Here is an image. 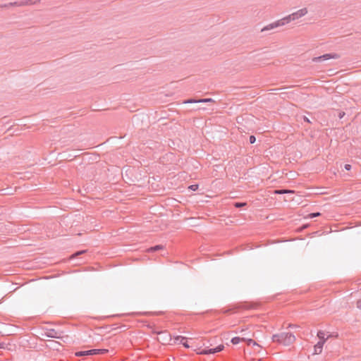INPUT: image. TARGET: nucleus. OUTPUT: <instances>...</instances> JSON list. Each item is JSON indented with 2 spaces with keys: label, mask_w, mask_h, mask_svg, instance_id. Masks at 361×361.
I'll return each instance as SVG.
<instances>
[{
  "label": "nucleus",
  "mask_w": 361,
  "mask_h": 361,
  "mask_svg": "<svg viewBox=\"0 0 361 361\" xmlns=\"http://www.w3.org/2000/svg\"><path fill=\"white\" fill-rule=\"evenodd\" d=\"M272 340L274 342H278L285 345H288L295 341V338L291 333L283 332L274 335L272 336Z\"/></svg>",
  "instance_id": "nucleus-1"
},
{
  "label": "nucleus",
  "mask_w": 361,
  "mask_h": 361,
  "mask_svg": "<svg viewBox=\"0 0 361 361\" xmlns=\"http://www.w3.org/2000/svg\"><path fill=\"white\" fill-rule=\"evenodd\" d=\"M107 352V350L105 349H94L86 351H79L75 353V355L78 357L84 356V355H99L104 354Z\"/></svg>",
  "instance_id": "nucleus-3"
},
{
  "label": "nucleus",
  "mask_w": 361,
  "mask_h": 361,
  "mask_svg": "<svg viewBox=\"0 0 361 361\" xmlns=\"http://www.w3.org/2000/svg\"><path fill=\"white\" fill-rule=\"evenodd\" d=\"M320 215H321V214L319 212L311 213V214H308L307 218L312 219V218H314L316 216H319Z\"/></svg>",
  "instance_id": "nucleus-15"
},
{
  "label": "nucleus",
  "mask_w": 361,
  "mask_h": 361,
  "mask_svg": "<svg viewBox=\"0 0 361 361\" xmlns=\"http://www.w3.org/2000/svg\"><path fill=\"white\" fill-rule=\"evenodd\" d=\"M245 341L247 342V345H252L253 346L259 347V345L251 338H249V339L245 338Z\"/></svg>",
  "instance_id": "nucleus-14"
},
{
  "label": "nucleus",
  "mask_w": 361,
  "mask_h": 361,
  "mask_svg": "<svg viewBox=\"0 0 361 361\" xmlns=\"http://www.w3.org/2000/svg\"><path fill=\"white\" fill-rule=\"evenodd\" d=\"M323 345H324V341H319L314 345V354H316V355L320 354L322 353Z\"/></svg>",
  "instance_id": "nucleus-9"
},
{
  "label": "nucleus",
  "mask_w": 361,
  "mask_h": 361,
  "mask_svg": "<svg viewBox=\"0 0 361 361\" xmlns=\"http://www.w3.org/2000/svg\"><path fill=\"white\" fill-rule=\"evenodd\" d=\"M159 337L157 338V340L162 343L163 344H169L170 341L172 340L171 335L167 334L166 332L159 333Z\"/></svg>",
  "instance_id": "nucleus-7"
},
{
  "label": "nucleus",
  "mask_w": 361,
  "mask_h": 361,
  "mask_svg": "<svg viewBox=\"0 0 361 361\" xmlns=\"http://www.w3.org/2000/svg\"><path fill=\"white\" fill-rule=\"evenodd\" d=\"M174 339L177 341H179L180 343H182L185 348H190V345H188V343L186 341L185 337L178 336L175 337Z\"/></svg>",
  "instance_id": "nucleus-10"
},
{
  "label": "nucleus",
  "mask_w": 361,
  "mask_h": 361,
  "mask_svg": "<svg viewBox=\"0 0 361 361\" xmlns=\"http://www.w3.org/2000/svg\"><path fill=\"white\" fill-rule=\"evenodd\" d=\"M357 306L359 309L361 310V299L357 301Z\"/></svg>",
  "instance_id": "nucleus-19"
},
{
  "label": "nucleus",
  "mask_w": 361,
  "mask_h": 361,
  "mask_svg": "<svg viewBox=\"0 0 361 361\" xmlns=\"http://www.w3.org/2000/svg\"><path fill=\"white\" fill-rule=\"evenodd\" d=\"M338 58H339V56L337 54H324L320 56L313 58L312 61L315 62V63H318V62H321L322 61H326V60H329V59H336Z\"/></svg>",
  "instance_id": "nucleus-5"
},
{
  "label": "nucleus",
  "mask_w": 361,
  "mask_h": 361,
  "mask_svg": "<svg viewBox=\"0 0 361 361\" xmlns=\"http://www.w3.org/2000/svg\"><path fill=\"white\" fill-rule=\"evenodd\" d=\"M317 336L320 340L319 341H324V343L325 342L326 335L324 331H319Z\"/></svg>",
  "instance_id": "nucleus-13"
},
{
  "label": "nucleus",
  "mask_w": 361,
  "mask_h": 361,
  "mask_svg": "<svg viewBox=\"0 0 361 361\" xmlns=\"http://www.w3.org/2000/svg\"><path fill=\"white\" fill-rule=\"evenodd\" d=\"M285 24H284V22L283 20V19H280V20H278L274 23H271L267 25H266L265 27H264L262 29V32H264V31H267V30H273V29H275L276 27H282V26H284Z\"/></svg>",
  "instance_id": "nucleus-6"
},
{
  "label": "nucleus",
  "mask_w": 361,
  "mask_h": 361,
  "mask_svg": "<svg viewBox=\"0 0 361 361\" xmlns=\"http://www.w3.org/2000/svg\"><path fill=\"white\" fill-rule=\"evenodd\" d=\"M274 194H286V193H294L293 190H276L274 191Z\"/></svg>",
  "instance_id": "nucleus-12"
},
{
  "label": "nucleus",
  "mask_w": 361,
  "mask_h": 361,
  "mask_svg": "<svg viewBox=\"0 0 361 361\" xmlns=\"http://www.w3.org/2000/svg\"><path fill=\"white\" fill-rule=\"evenodd\" d=\"M0 348H2L1 345L0 344Z\"/></svg>",
  "instance_id": "nucleus-23"
},
{
  "label": "nucleus",
  "mask_w": 361,
  "mask_h": 361,
  "mask_svg": "<svg viewBox=\"0 0 361 361\" xmlns=\"http://www.w3.org/2000/svg\"><path fill=\"white\" fill-rule=\"evenodd\" d=\"M82 252H83V251H82V252H78V253H77V255H78V254H81V253H82Z\"/></svg>",
  "instance_id": "nucleus-22"
},
{
  "label": "nucleus",
  "mask_w": 361,
  "mask_h": 361,
  "mask_svg": "<svg viewBox=\"0 0 361 361\" xmlns=\"http://www.w3.org/2000/svg\"><path fill=\"white\" fill-rule=\"evenodd\" d=\"M188 188L191 190L195 191L198 188V185H191L188 187Z\"/></svg>",
  "instance_id": "nucleus-16"
},
{
  "label": "nucleus",
  "mask_w": 361,
  "mask_h": 361,
  "mask_svg": "<svg viewBox=\"0 0 361 361\" xmlns=\"http://www.w3.org/2000/svg\"><path fill=\"white\" fill-rule=\"evenodd\" d=\"M224 346L223 345H219L215 348H211L209 350H201L200 348L195 349L197 354L200 355H207V354H213L217 352H220L223 350Z\"/></svg>",
  "instance_id": "nucleus-4"
},
{
  "label": "nucleus",
  "mask_w": 361,
  "mask_h": 361,
  "mask_svg": "<svg viewBox=\"0 0 361 361\" xmlns=\"http://www.w3.org/2000/svg\"><path fill=\"white\" fill-rule=\"evenodd\" d=\"M152 249L154 250H158V249H159V246H156V247H153Z\"/></svg>",
  "instance_id": "nucleus-21"
},
{
  "label": "nucleus",
  "mask_w": 361,
  "mask_h": 361,
  "mask_svg": "<svg viewBox=\"0 0 361 361\" xmlns=\"http://www.w3.org/2000/svg\"><path fill=\"white\" fill-rule=\"evenodd\" d=\"M308 13V10L307 8H302L296 11L295 12L292 13L291 14L283 18V20L284 22L285 25L290 23L291 21L296 20L299 18H301L306 16Z\"/></svg>",
  "instance_id": "nucleus-2"
},
{
  "label": "nucleus",
  "mask_w": 361,
  "mask_h": 361,
  "mask_svg": "<svg viewBox=\"0 0 361 361\" xmlns=\"http://www.w3.org/2000/svg\"><path fill=\"white\" fill-rule=\"evenodd\" d=\"M245 205V203H235V206L236 207H242V206H244Z\"/></svg>",
  "instance_id": "nucleus-18"
},
{
  "label": "nucleus",
  "mask_w": 361,
  "mask_h": 361,
  "mask_svg": "<svg viewBox=\"0 0 361 361\" xmlns=\"http://www.w3.org/2000/svg\"><path fill=\"white\" fill-rule=\"evenodd\" d=\"M345 169L348 171H349L351 169V166L350 164H345Z\"/></svg>",
  "instance_id": "nucleus-20"
},
{
  "label": "nucleus",
  "mask_w": 361,
  "mask_h": 361,
  "mask_svg": "<svg viewBox=\"0 0 361 361\" xmlns=\"http://www.w3.org/2000/svg\"><path fill=\"white\" fill-rule=\"evenodd\" d=\"M214 100L212 98L202 99L199 100H192L188 99L183 102V104H190V103H207V102H213Z\"/></svg>",
  "instance_id": "nucleus-8"
},
{
  "label": "nucleus",
  "mask_w": 361,
  "mask_h": 361,
  "mask_svg": "<svg viewBox=\"0 0 361 361\" xmlns=\"http://www.w3.org/2000/svg\"><path fill=\"white\" fill-rule=\"evenodd\" d=\"M249 140H250V142L251 144H253V143L255 142L256 138H255V137L254 135H251V136L250 137V139H249Z\"/></svg>",
  "instance_id": "nucleus-17"
},
{
  "label": "nucleus",
  "mask_w": 361,
  "mask_h": 361,
  "mask_svg": "<svg viewBox=\"0 0 361 361\" xmlns=\"http://www.w3.org/2000/svg\"><path fill=\"white\" fill-rule=\"evenodd\" d=\"M245 341V338H240L238 336H236V337H234L231 339V343L233 344V345H237L238 344L240 341Z\"/></svg>",
  "instance_id": "nucleus-11"
}]
</instances>
